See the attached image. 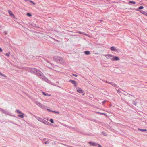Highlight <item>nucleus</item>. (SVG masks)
Instances as JSON below:
<instances>
[{"instance_id": "obj_32", "label": "nucleus", "mask_w": 147, "mask_h": 147, "mask_svg": "<svg viewBox=\"0 0 147 147\" xmlns=\"http://www.w3.org/2000/svg\"><path fill=\"white\" fill-rule=\"evenodd\" d=\"M48 143V141H46L44 143L45 144H47Z\"/></svg>"}, {"instance_id": "obj_22", "label": "nucleus", "mask_w": 147, "mask_h": 147, "mask_svg": "<svg viewBox=\"0 0 147 147\" xmlns=\"http://www.w3.org/2000/svg\"><path fill=\"white\" fill-rule=\"evenodd\" d=\"M42 93L45 96H50V95L49 94H47L44 92H43Z\"/></svg>"}, {"instance_id": "obj_28", "label": "nucleus", "mask_w": 147, "mask_h": 147, "mask_svg": "<svg viewBox=\"0 0 147 147\" xmlns=\"http://www.w3.org/2000/svg\"><path fill=\"white\" fill-rule=\"evenodd\" d=\"M50 121L52 123H54L53 120L52 119H50Z\"/></svg>"}, {"instance_id": "obj_1", "label": "nucleus", "mask_w": 147, "mask_h": 147, "mask_svg": "<svg viewBox=\"0 0 147 147\" xmlns=\"http://www.w3.org/2000/svg\"><path fill=\"white\" fill-rule=\"evenodd\" d=\"M36 119L37 120L40 121V122H42L44 124L47 125H49L50 124V123L49 122L44 120V119L40 118L39 117H36Z\"/></svg>"}, {"instance_id": "obj_19", "label": "nucleus", "mask_w": 147, "mask_h": 147, "mask_svg": "<svg viewBox=\"0 0 147 147\" xmlns=\"http://www.w3.org/2000/svg\"><path fill=\"white\" fill-rule=\"evenodd\" d=\"M138 129L140 131H145L146 132L147 131V130L146 129H140V128H138Z\"/></svg>"}, {"instance_id": "obj_15", "label": "nucleus", "mask_w": 147, "mask_h": 147, "mask_svg": "<svg viewBox=\"0 0 147 147\" xmlns=\"http://www.w3.org/2000/svg\"><path fill=\"white\" fill-rule=\"evenodd\" d=\"M77 92L79 93H82L83 92V91L79 88H77Z\"/></svg>"}, {"instance_id": "obj_6", "label": "nucleus", "mask_w": 147, "mask_h": 147, "mask_svg": "<svg viewBox=\"0 0 147 147\" xmlns=\"http://www.w3.org/2000/svg\"><path fill=\"white\" fill-rule=\"evenodd\" d=\"M18 113L20 114L21 115H18V116L21 118H23L24 117V114L18 110H16V111Z\"/></svg>"}, {"instance_id": "obj_34", "label": "nucleus", "mask_w": 147, "mask_h": 147, "mask_svg": "<svg viewBox=\"0 0 147 147\" xmlns=\"http://www.w3.org/2000/svg\"><path fill=\"white\" fill-rule=\"evenodd\" d=\"M50 68H51V69H54V70H55L54 69V67H49Z\"/></svg>"}, {"instance_id": "obj_10", "label": "nucleus", "mask_w": 147, "mask_h": 147, "mask_svg": "<svg viewBox=\"0 0 147 147\" xmlns=\"http://www.w3.org/2000/svg\"><path fill=\"white\" fill-rule=\"evenodd\" d=\"M88 143L90 144L91 145L93 146H98V144L95 143V142H88Z\"/></svg>"}, {"instance_id": "obj_45", "label": "nucleus", "mask_w": 147, "mask_h": 147, "mask_svg": "<svg viewBox=\"0 0 147 147\" xmlns=\"http://www.w3.org/2000/svg\"><path fill=\"white\" fill-rule=\"evenodd\" d=\"M102 133L103 134H104V132H102Z\"/></svg>"}, {"instance_id": "obj_40", "label": "nucleus", "mask_w": 147, "mask_h": 147, "mask_svg": "<svg viewBox=\"0 0 147 147\" xmlns=\"http://www.w3.org/2000/svg\"><path fill=\"white\" fill-rule=\"evenodd\" d=\"M4 33H5V34H7V32L6 31H4Z\"/></svg>"}, {"instance_id": "obj_13", "label": "nucleus", "mask_w": 147, "mask_h": 147, "mask_svg": "<svg viewBox=\"0 0 147 147\" xmlns=\"http://www.w3.org/2000/svg\"><path fill=\"white\" fill-rule=\"evenodd\" d=\"M1 111L2 113L5 114L7 115H9V113L7 111L4 110L2 109H1Z\"/></svg>"}, {"instance_id": "obj_37", "label": "nucleus", "mask_w": 147, "mask_h": 147, "mask_svg": "<svg viewBox=\"0 0 147 147\" xmlns=\"http://www.w3.org/2000/svg\"><path fill=\"white\" fill-rule=\"evenodd\" d=\"M51 112H53L55 113H56V111H52Z\"/></svg>"}, {"instance_id": "obj_23", "label": "nucleus", "mask_w": 147, "mask_h": 147, "mask_svg": "<svg viewBox=\"0 0 147 147\" xmlns=\"http://www.w3.org/2000/svg\"><path fill=\"white\" fill-rule=\"evenodd\" d=\"M10 53L9 52L8 53H6L5 54V55L9 57L10 55Z\"/></svg>"}, {"instance_id": "obj_11", "label": "nucleus", "mask_w": 147, "mask_h": 147, "mask_svg": "<svg viewBox=\"0 0 147 147\" xmlns=\"http://www.w3.org/2000/svg\"><path fill=\"white\" fill-rule=\"evenodd\" d=\"M111 59L112 61H118L120 59L118 57L114 56V57H113V58H111Z\"/></svg>"}, {"instance_id": "obj_5", "label": "nucleus", "mask_w": 147, "mask_h": 147, "mask_svg": "<svg viewBox=\"0 0 147 147\" xmlns=\"http://www.w3.org/2000/svg\"><path fill=\"white\" fill-rule=\"evenodd\" d=\"M41 74H42V72L40 70L35 68L33 74H34L39 77Z\"/></svg>"}, {"instance_id": "obj_41", "label": "nucleus", "mask_w": 147, "mask_h": 147, "mask_svg": "<svg viewBox=\"0 0 147 147\" xmlns=\"http://www.w3.org/2000/svg\"><path fill=\"white\" fill-rule=\"evenodd\" d=\"M100 113L101 114H103V115L105 114V113Z\"/></svg>"}, {"instance_id": "obj_36", "label": "nucleus", "mask_w": 147, "mask_h": 147, "mask_svg": "<svg viewBox=\"0 0 147 147\" xmlns=\"http://www.w3.org/2000/svg\"><path fill=\"white\" fill-rule=\"evenodd\" d=\"M47 110L49 111H51H51H52V110H51L50 109H47Z\"/></svg>"}, {"instance_id": "obj_3", "label": "nucleus", "mask_w": 147, "mask_h": 147, "mask_svg": "<svg viewBox=\"0 0 147 147\" xmlns=\"http://www.w3.org/2000/svg\"><path fill=\"white\" fill-rule=\"evenodd\" d=\"M40 75L39 77L42 80H43L44 81L47 82L49 83H50L51 82L42 73Z\"/></svg>"}, {"instance_id": "obj_30", "label": "nucleus", "mask_w": 147, "mask_h": 147, "mask_svg": "<svg viewBox=\"0 0 147 147\" xmlns=\"http://www.w3.org/2000/svg\"><path fill=\"white\" fill-rule=\"evenodd\" d=\"M3 50L0 47V52H2Z\"/></svg>"}, {"instance_id": "obj_24", "label": "nucleus", "mask_w": 147, "mask_h": 147, "mask_svg": "<svg viewBox=\"0 0 147 147\" xmlns=\"http://www.w3.org/2000/svg\"><path fill=\"white\" fill-rule=\"evenodd\" d=\"M0 75L2 76L5 77H6L7 76L5 75H4V74H3L1 72H0Z\"/></svg>"}, {"instance_id": "obj_8", "label": "nucleus", "mask_w": 147, "mask_h": 147, "mask_svg": "<svg viewBox=\"0 0 147 147\" xmlns=\"http://www.w3.org/2000/svg\"><path fill=\"white\" fill-rule=\"evenodd\" d=\"M69 81L72 84H74V86L75 87H77V83L76 82V81L74 80H69Z\"/></svg>"}, {"instance_id": "obj_17", "label": "nucleus", "mask_w": 147, "mask_h": 147, "mask_svg": "<svg viewBox=\"0 0 147 147\" xmlns=\"http://www.w3.org/2000/svg\"><path fill=\"white\" fill-rule=\"evenodd\" d=\"M84 53L86 55H89L90 54V52L88 51H86L84 52Z\"/></svg>"}, {"instance_id": "obj_31", "label": "nucleus", "mask_w": 147, "mask_h": 147, "mask_svg": "<svg viewBox=\"0 0 147 147\" xmlns=\"http://www.w3.org/2000/svg\"><path fill=\"white\" fill-rule=\"evenodd\" d=\"M98 147H102L101 145H100L99 144H98Z\"/></svg>"}, {"instance_id": "obj_7", "label": "nucleus", "mask_w": 147, "mask_h": 147, "mask_svg": "<svg viewBox=\"0 0 147 147\" xmlns=\"http://www.w3.org/2000/svg\"><path fill=\"white\" fill-rule=\"evenodd\" d=\"M35 68H27L26 70L30 72L33 74L34 72V70Z\"/></svg>"}, {"instance_id": "obj_25", "label": "nucleus", "mask_w": 147, "mask_h": 147, "mask_svg": "<svg viewBox=\"0 0 147 147\" xmlns=\"http://www.w3.org/2000/svg\"><path fill=\"white\" fill-rule=\"evenodd\" d=\"M27 15L29 16V17H31L32 16V15L30 13H27Z\"/></svg>"}, {"instance_id": "obj_20", "label": "nucleus", "mask_w": 147, "mask_h": 147, "mask_svg": "<svg viewBox=\"0 0 147 147\" xmlns=\"http://www.w3.org/2000/svg\"><path fill=\"white\" fill-rule=\"evenodd\" d=\"M108 83L112 85V86H113L115 87L116 86V85L115 84H114L111 82H108Z\"/></svg>"}, {"instance_id": "obj_42", "label": "nucleus", "mask_w": 147, "mask_h": 147, "mask_svg": "<svg viewBox=\"0 0 147 147\" xmlns=\"http://www.w3.org/2000/svg\"><path fill=\"white\" fill-rule=\"evenodd\" d=\"M25 1H29V0H24Z\"/></svg>"}, {"instance_id": "obj_9", "label": "nucleus", "mask_w": 147, "mask_h": 147, "mask_svg": "<svg viewBox=\"0 0 147 147\" xmlns=\"http://www.w3.org/2000/svg\"><path fill=\"white\" fill-rule=\"evenodd\" d=\"M107 59H109L110 58H113L114 57V55L112 54H107L105 55Z\"/></svg>"}, {"instance_id": "obj_35", "label": "nucleus", "mask_w": 147, "mask_h": 147, "mask_svg": "<svg viewBox=\"0 0 147 147\" xmlns=\"http://www.w3.org/2000/svg\"><path fill=\"white\" fill-rule=\"evenodd\" d=\"M104 81L105 82L107 83H108V82H108V81Z\"/></svg>"}, {"instance_id": "obj_39", "label": "nucleus", "mask_w": 147, "mask_h": 147, "mask_svg": "<svg viewBox=\"0 0 147 147\" xmlns=\"http://www.w3.org/2000/svg\"><path fill=\"white\" fill-rule=\"evenodd\" d=\"M56 113H57V114H59L60 113L59 112H57L56 111Z\"/></svg>"}, {"instance_id": "obj_46", "label": "nucleus", "mask_w": 147, "mask_h": 147, "mask_svg": "<svg viewBox=\"0 0 147 147\" xmlns=\"http://www.w3.org/2000/svg\"><path fill=\"white\" fill-rule=\"evenodd\" d=\"M1 27V26L0 25V28Z\"/></svg>"}, {"instance_id": "obj_29", "label": "nucleus", "mask_w": 147, "mask_h": 147, "mask_svg": "<svg viewBox=\"0 0 147 147\" xmlns=\"http://www.w3.org/2000/svg\"><path fill=\"white\" fill-rule=\"evenodd\" d=\"M72 75L73 76H75L76 77H77L78 76V75H76V74H72Z\"/></svg>"}, {"instance_id": "obj_12", "label": "nucleus", "mask_w": 147, "mask_h": 147, "mask_svg": "<svg viewBox=\"0 0 147 147\" xmlns=\"http://www.w3.org/2000/svg\"><path fill=\"white\" fill-rule=\"evenodd\" d=\"M78 33L80 34H82L84 35H85L86 36L90 38L91 37V36H90V35L88 34H87L86 33L83 32H82L79 31L78 32Z\"/></svg>"}, {"instance_id": "obj_21", "label": "nucleus", "mask_w": 147, "mask_h": 147, "mask_svg": "<svg viewBox=\"0 0 147 147\" xmlns=\"http://www.w3.org/2000/svg\"><path fill=\"white\" fill-rule=\"evenodd\" d=\"M143 8V7L142 6H140L139 7L138 9H137V11H140V10L139 9H142Z\"/></svg>"}, {"instance_id": "obj_38", "label": "nucleus", "mask_w": 147, "mask_h": 147, "mask_svg": "<svg viewBox=\"0 0 147 147\" xmlns=\"http://www.w3.org/2000/svg\"><path fill=\"white\" fill-rule=\"evenodd\" d=\"M106 102V101H104L102 102V103L104 104Z\"/></svg>"}, {"instance_id": "obj_44", "label": "nucleus", "mask_w": 147, "mask_h": 147, "mask_svg": "<svg viewBox=\"0 0 147 147\" xmlns=\"http://www.w3.org/2000/svg\"><path fill=\"white\" fill-rule=\"evenodd\" d=\"M117 91L118 92H120V91H119V90H117Z\"/></svg>"}, {"instance_id": "obj_14", "label": "nucleus", "mask_w": 147, "mask_h": 147, "mask_svg": "<svg viewBox=\"0 0 147 147\" xmlns=\"http://www.w3.org/2000/svg\"><path fill=\"white\" fill-rule=\"evenodd\" d=\"M8 12L9 13V14L10 16H13L14 18H15V16L14 14L12 13V11L10 10H9L8 11Z\"/></svg>"}, {"instance_id": "obj_4", "label": "nucleus", "mask_w": 147, "mask_h": 147, "mask_svg": "<svg viewBox=\"0 0 147 147\" xmlns=\"http://www.w3.org/2000/svg\"><path fill=\"white\" fill-rule=\"evenodd\" d=\"M35 103L37 105L42 109H45L46 108V106L41 104L40 102L38 101H35Z\"/></svg>"}, {"instance_id": "obj_18", "label": "nucleus", "mask_w": 147, "mask_h": 147, "mask_svg": "<svg viewBox=\"0 0 147 147\" xmlns=\"http://www.w3.org/2000/svg\"><path fill=\"white\" fill-rule=\"evenodd\" d=\"M139 11L141 13H142V14L145 15H147V13L143 10H140Z\"/></svg>"}, {"instance_id": "obj_43", "label": "nucleus", "mask_w": 147, "mask_h": 147, "mask_svg": "<svg viewBox=\"0 0 147 147\" xmlns=\"http://www.w3.org/2000/svg\"><path fill=\"white\" fill-rule=\"evenodd\" d=\"M104 115H105V116H107V115H106V114H105H105H104Z\"/></svg>"}, {"instance_id": "obj_2", "label": "nucleus", "mask_w": 147, "mask_h": 147, "mask_svg": "<svg viewBox=\"0 0 147 147\" xmlns=\"http://www.w3.org/2000/svg\"><path fill=\"white\" fill-rule=\"evenodd\" d=\"M54 59L55 61L59 63H62L64 62L63 58L59 57H55Z\"/></svg>"}, {"instance_id": "obj_26", "label": "nucleus", "mask_w": 147, "mask_h": 147, "mask_svg": "<svg viewBox=\"0 0 147 147\" xmlns=\"http://www.w3.org/2000/svg\"><path fill=\"white\" fill-rule=\"evenodd\" d=\"M129 3H132L133 4H135V2L134 1H130Z\"/></svg>"}, {"instance_id": "obj_16", "label": "nucleus", "mask_w": 147, "mask_h": 147, "mask_svg": "<svg viewBox=\"0 0 147 147\" xmlns=\"http://www.w3.org/2000/svg\"><path fill=\"white\" fill-rule=\"evenodd\" d=\"M110 49L111 50L113 51H116V49L115 47L112 46L111 47Z\"/></svg>"}, {"instance_id": "obj_33", "label": "nucleus", "mask_w": 147, "mask_h": 147, "mask_svg": "<svg viewBox=\"0 0 147 147\" xmlns=\"http://www.w3.org/2000/svg\"><path fill=\"white\" fill-rule=\"evenodd\" d=\"M133 104H134L135 105H136V103L135 101H133Z\"/></svg>"}, {"instance_id": "obj_27", "label": "nucleus", "mask_w": 147, "mask_h": 147, "mask_svg": "<svg viewBox=\"0 0 147 147\" xmlns=\"http://www.w3.org/2000/svg\"><path fill=\"white\" fill-rule=\"evenodd\" d=\"M29 1L31 3H32V4H33V5H35V3L33 2V1H31V0H30V1Z\"/></svg>"}]
</instances>
